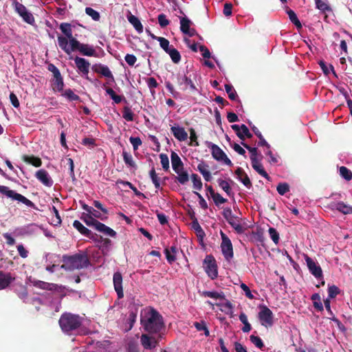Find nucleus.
<instances>
[{
  "label": "nucleus",
  "instance_id": "nucleus-1",
  "mask_svg": "<svg viewBox=\"0 0 352 352\" xmlns=\"http://www.w3.org/2000/svg\"><path fill=\"white\" fill-rule=\"evenodd\" d=\"M141 324L149 334L160 333L165 327L162 316L153 307L141 318Z\"/></svg>",
  "mask_w": 352,
  "mask_h": 352
},
{
  "label": "nucleus",
  "instance_id": "nucleus-2",
  "mask_svg": "<svg viewBox=\"0 0 352 352\" xmlns=\"http://www.w3.org/2000/svg\"><path fill=\"white\" fill-rule=\"evenodd\" d=\"M58 45L66 54H70L72 52L78 51L82 55L94 56L96 50L88 44L80 43L77 39L71 40L70 47L67 45V39L63 36H58Z\"/></svg>",
  "mask_w": 352,
  "mask_h": 352
},
{
  "label": "nucleus",
  "instance_id": "nucleus-3",
  "mask_svg": "<svg viewBox=\"0 0 352 352\" xmlns=\"http://www.w3.org/2000/svg\"><path fill=\"white\" fill-rule=\"evenodd\" d=\"M58 323L63 332L69 333L82 325V318L78 315L66 312L61 315Z\"/></svg>",
  "mask_w": 352,
  "mask_h": 352
},
{
  "label": "nucleus",
  "instance_id": "nucleus-4",
  "mask_svg": "<svg viewBox=\"0 0 352 352\" xmlns=\"http://www.w3.org/2000/svg\"><path fill=\"white\" fill-rule=\"evenodd\" d=\"M66 258L72 271L87 267L89 264L88 257L86 254H76L72 256L66 255Z\"/></svg>",
  "mask_w": 352,
  "mask_h": 352
},
{
  "label": "nucleus",
  "instance_id": "nucleus-5",
  "mask_svg": "<svg viewBox=\"0 0 352 352\" xmlns=\"http://www.w3.org/2000/svg\"><path fill=\"white\" fill-rule=\"evenodd\" d=\"M206 146L210 148L212 156L217 161L223 162L224 164L229 166H232L233 164L231 160L227 157L224 151L217 144L212 143L211 142L206 141Z\"/></svg>",
  "mask_w": 352,
  "mask_h": 352
},
{
  "label": "nucleus",
  "instance_id": "nucleus-6",
  "mask_svg": "<svg viewBox=\"0 0 352 352\" xmlns=\"http://www.w3.org/2000/svg\"><path fill=\"white\" fill-rule=\"evenodd\" d=\"M0 193L6 195L8 197L12 198L14 200H17L28 207L35 208V205L32 201L27 199L23 195L10 190L8 186H0Z\"/></svg>",
  "mask_w": 352,
  "mask_h": 352
},
{
  "label": "nucleus",
  "instance_id": "nucleus-7",
  "mask_svg": "<svg viewBox=\"0 0 352 352\" xmlns=\"http://www.w3.org/2000/svg\"><path fill=\"white\" fill-rule=\"evenodd\" d=\"M204 269L207 275L214 280L218 276L217 265L215 258L211 254L207 255L204 261Z\"/></svg>",
  "mask_w": 352,
  "mask_h": 352
},
{
  "label": "nucleus",
  "instance_id": "nucleus-8",
  "mask_svg": "<svg viewBox=\"0 0 352 352\" xmlns=\"http://www.w3.org/2000/svg\"><path fill=\"white\" fill-rule=\"evenodd\" d=\"M221 248L225 259L230 261L234 256L233 246L228 236L221 231Z\"/></svg>",
  "mask_w": 352,
  "mask_h": 352
},
{
  "label": "nucleus",
  "instance_id": "nucleus-9",
  "mask_svg": "<svg viewBox=\"0 0 352 352\" xmlns=\"http://www.w3.org/2000/svg\"><path fill=\"white\" fill-rule=\"evenodd\" d=\"M260 308L258 317L261 324L266 327H271L273 324L272 311L265 305H261Z\"/></svg>",
  "mask_w": 352,
  "mask_h": 352
},
{
  "label": "nucleus",
  "instance_id": "nucleus-10",
  "mask_svg": "<svg viewBox=\"0 0 352 352\" xmlns=\"http://www.w3.org/2000/svg\"><path fill=\"white\" fill-rule=\"evenodd\" d=\"M13 4L15 11L22 17L23 20L29 24H33L34 17L32 14L27 10L25 6L16 0L13 2Z\"/></svg>",
  "mask_w": 352,
  "mask_h": 352
},
{
  "label": "nucleus",
  "instance_id": "nucleus-11",
  "mask_svg": "<svg viewBox=\"0 0 352 352\" xmlns=\"http://www.w3.org/2000/svg\"><path fill=\"white\" fill-rule=\"evenodd\" d=\"M188 72L187 71L186 73L182 74H177V83L179 86H184L182 87L183 90H186L188 88V86L190 87V89L191 92H194L195 91H197V87H195L194 82H192L191 79V75L188 76Z\"/></svg>",
  "mask_w": 352,
  "mask_h": 352
},
{
  "label": "nucleus",
  "instance_id": "nucleus-12",
  "mask_svg": "<svg viewBox=\"0 0 352 352\" xmlns=\"http://www.w3.org/2000/svg\"><path fill=\"white\" fill-rule=\"evenodd\" d=\"M305 260L306 261L307 267L310 273L314 275L316 278L323 277L322 268L318 265L311 257L305 255Z\"/></svg>",
  "mask_w": 352,
  "mask_h": 352
},
{
  "label": "nucleus",
  "instance_id": "nucleus-13",
  "mask_svg": "<svg viewBox=\"0 0 352 352\" xmlns=\"http://www.w3.org/2000/svg\"><path fill=\"white\" fill-rule=\"evenodd\" d=\"M74 62L80 73H81L82 76H86L87 79H89L88 74L89 72L90 63L85 58L78 56L74 58Z\"/></svg>",
  "mask_w": 352,
  "mask_h": 352
},
{
  "label": "nucleus",
  "instance_id": "nucleus-14",
  "mask_svg": "<svg viewBox=\"0 0 352 352\" xmlns=\"http://www.w3.org/2000/svg\"><path fill=\"white\" fill-rule=\"evenodd\" d=\"M73 226L82 235L88 237L90 239L96 241L97 234L93 233L90 230L85 227L79 221L75 220L73 223Z\"/></svg>",
  "mask_w": 352,
  "mask_h": 352
},
{
  "label": "nucleus",
  "instance_id": "nucleus-15",
  "mask_svg": "<svg viewBox=\"0 0 352 352\" xmlns=\"http://www.w3.org/2000/svg\"><path fill=\"white\" fill-rule=\"evenodd\" d=\"M113 286L115 291L117 293L118 298L119 299L124 297L123 289H122V276L121 273L116 272L113 277Z\"/></svg>",
  "mask_w": 352,
  "mask_h": 352
},
{
  "label": "nucleus",
  "instance_id": "nucleus-16",
  "mask_svg": "<svg viewBox=\"0 0 352 352\" xmlns=\"http://www.w3.org/2000/svg\"><path fill=\"white\" fill-rule=\"evenodd\" d=\"M142 345L146 349H152L156 347L158 341L153 336L148 334H142L140 338Z\"/></svg>",
  "mask_w": 352,
  "mask_h": 352
},
{
  "label": "nucleus",
  "instance_id": "nucleus-17",
  "mask_svg": "<svg viewBox=\"0 0 352 352\" xmlns=\"http://www.w3.org/2000/svg\"><path fill=\"white\" fill-rule=\"evenodd\" d=\"M36 179L46 186L51 187L53 185V181L50 177L47 171L45 169L38 170L35 175Z\"/></svg>",
  "mask_w": 352,
  "mask_h": 352
},
{
  "label": "nucleus",
  "instance_id": "nucleus-18",
  "mask_svg": "<svg viewBox=\"0 0 352 352\" xmlns=\"http://www.w3.org/2000/svg\"><path fill=\"white\" fill-rule=\"evenodd\" d=\"M14 280L11 273L0 271V290L7 288Z\"/></svg>",
  "mask_w": 352,
  "mask_h": 352
},
{
  "label": "nucleus",
  "instance_id": "nucleus-19",
  "mask_svg": "<svg viewBox=\"0 0 352 352\" xmlns=\"http://www.w3.org/2000/svg\"><path fill=\"white\" fill-rule=\"evenodd\" d=\"M92 69L96 73L100 74L104 77L111 79V80L114 82V77L109 68L107 65L102 64H95L93 65Z\"/></svg>",
  "mask_w": 352,
  "mask_h": 352
},
{
  "label": "nucleus",
  "instance_id": "nucleus-20",
  "mask_svg": "<svg viewBox=\"0 0 352 352\" xmlns=\"http://www.w3.org/2000/svg\"><path fill=\"white\" fill-rule=\"evenodd\" d=\"M174 137L179 141H185L188 138V133L183 127L173 126L170 128Z\"/></svg>",
  "mask_w": 352,
  "mask_h": 352
},
{
  "label": "nucleus",
  "instance_id": "nucleus-21",
  "mask_svg": "<svg viewBox=\"0 0 352 352\" xmlns=\"http://www.w3.org/2000/svg\"><path fill=\"white\" fill-rule=\"evenodd\" d=\"M235 175L237 177V179L247 188H250L252 186L251 181L243 168L241 167L237 168L235 170Z\"/></svg>",
  "mask_w": 352,
  "mask_h": 352
},
{
  "label": "nucleus",
  "instance_id": "nucleus-22",
  "mask_svg": "<svg viewBox=\"0 0 352 352\" xmlns=\"http://www.w3.org/2000/svg\"><path fill=\"white\" fill-rule=\"evenodd\" d=\"M126 17L129 22L133 26L138 33L143 32V25L137 16L129 12V14H127Z\"/></svg>",
  "mask_w": 352,
  "mask_h": 352
},
{
  "label": "nucleus",
  "instance_id": "nucleus-23",
  "mask_svg": "<svg viewBox=\"0 0 352 352\" xmlns=\"http://www.w3.org/2000/svg\"><path fill=\"white\" fill-rule=\"evenodd\" d=\"M60 30L65 35L64 36L67 39V43H69L71 45V40L76 39L72 35V25L68 23H62L60 25Z\"/></svg>",
  "mask_w": 352,
  "mask_h": 352
},
{
  "label": "nucleus",
  "instance_id": "nucleus-24",
  "mask_svg": "<svg viewBox=\"0 0 352 352\" xmlns=\"http://www.w3.org/2000/svg\"><path fill=\"white\" fill-rule=\"evenodd\" d=\"M252 168L262 177H265L267 180L270 179V177L267 173V172L265 170L262 164L260 162V160H256L254 161H252Z\"/></svg>",
  "mask_w": 352,
  "mask_h": 352
},
{
  "label": "nucleus",
  "instance_id": "nucleus-25",
  "mask_svg": "<svg viewBox=\"0 0 352 352\" xmlns=\"http://www.w3.org/2000/svg\"><path fill=\"white\" fill-rule=\"evenodd\" d=\"M80 203L81 204L82 209H84L85 211L87 212V214H90L91 216H94L95 218H98L101 220H104L107 218V217H103L100 212L94 209L92 207L89 206L84 202L80 201Z\"/></svg>",
  "mask_w": 352,
  "mask_h": 352
},
{
  "label": "nucleus",
  "instance_id": "nucleus-26",
  "mask_svg": "<svg viewBox=\"0 0 352 352\" xmlns=\"http://www.w3.org/2000/svg\"><path fill=\"white\" fill-rule=\"evenodd\" d=\"M96 230L111 237H115L116 236V231L101 222L98 223Z\"/></svg>",
  "mask_w": 352,
  "mask_h": 352
},
{
  "label": "nucleus",
  "instance_id": "nucleus-27",
  "mask_svg": "<svg viewBox=\"0 0 352 352\" xmlns=\"http://www.w3.org/2000/svg\"><path fill=\"white\" fill-rule=\"evenodd\" d=\"M81 219L86 223L87 226L94 227L96 230L98 223H100V221L96 219L95 217L91 216L90 214L82 213Z\"/></svg>",
  "mask_w": 352,
  "mask_h": 352
},
{
  "label": "nucleus",
  "instance_id": "nucleus-28",
  "mask_svg": "<svg viewBox=\"0 0 352 352\" xmlns=\"http://www.w3.org/2000/svg\"><path fill=\"white\" fill-rule=\"evenodd\" d=\"M227 221L237 233L242 234L244 232V228L241 225L239 219L234 215L231 217V220H227Z\"/></svg>",
  "mask_w": 352,
  "mask_h": 352
},
{
  "label": "nucleus",
  "instance_id": "nucleus-29",
  "mask_svg": "<svg viewBox=\"0 0 352 352\" xmlns=\"http://www.w3.org/2000/svg\"><path fill=\"white\" fill-rule=\"evenodd\" d=\"M335 208L344 214H352V206L346 205L342 201L335 204Z\"/></svg>",
  "mask_w": 352,
  "mask_h": 352
},
{
  "label": "nucleus",
  "instance_id": "nucleus-30",
  "mask_svg": "<svg viewBox=\"0 0 352 352\" xmlns=\"http://www.w3.org/2000/svg\"><path fill=\"white\" fill-rule=\"evenodd\" d=\"M23 160L26 163L30 164L35 167H40L42 165L41 160L34 155H23Z\"/></svg>",
  "mask_w": 352,
  "mask_h": 352
},
{
  "label": "nucleus",
  "instance_id": "nucleus-31",
  "mask_svg": "<svg viewBox=\"0 0 352 352\" xmlns=\"http://www.w3.org/2000/svg\"><path fill=\"white\" fill-rule=\"evenodd\" d=\"M286 12L289 16V20L291 21V22L292 23H294L295 25V26L297 28V29H298V30L301 29L302 27V24H301L300 21H299V19H298L294 11L291 9H289L287 7Z\"/></svg>",
  "mask_w": 352,
  "mask_h": 352
},
{
  "label": "nucleus",
  "instance_id": "nucleus-32",
  "mask_svg": "<svg viewBox=\"0 0 352 352\" xmlns=\"http://www.w3.org/2000/svg\"><path fill=\"white\" fill-rule=\"evenodd\" d=\"M201 295L204 297H209L214 299H225L223 292L219 293L216 291H204Z\"/></svg>",
  "mask_w": 352,
  "mask_h": 352
},
{
  "label": "nucleus",
  "instance_id": "nucleus-33",
  "mask_svg": "<svg viewBox=\"0 0 352 352\" xmlns=\"http://www.w3.org/2000/svg\"><path fill=\"white\" fill-rule=\"evenodd\" d=\"M166 53L169 54L172 61L174 63H178L181 60V55L179 51L173 45H171V47L168 50Z\"/></svg>",
  "mask_w": 352,
  "mask_h": 352
},
{
  "label": "nucleus",
  "instance_id": "nucleus-34",
  "mask_svg": "<svg viewBox=\"0 0 352 352\" xmlns=\"http://www.w3.org/2000/svg\"><path fill=\"white\" fill-rule=\"evenodd\" d=\"M315 3L316 8L322 12L325 13L331 11V8L327 3V0H315Z\"/></svg>",
  "mask_w": 352,
  "mask_h": 352
},
{
  "label": "nucleus",
  "instance_id": "nucleus-35",
  "mask_svg": "<svg viewBox=\"0 0 352 352\" xmlns=\"http://www.w3.org/2000/svg\"><path fill=\"white\" fill-rule=\"evenodd\" d=\"M64 82L62 76L54 78L52 80V88L54 91H61L63 90Z\"/></svg>",
  "mask_w": 352,
  "mask_h": 352
},
{
  "label": "nucleus",
  "instance_id": "nucleus-36",
  "mask_svg": "<svg viewBox=\"0 0 352 352\" xmlns=\"http://www.w3.org/2000/svg\"><path fill=\"white\" fill-rule=\"evenodd\" d=\"M217 182L219 187H221L228 196L233 195L234 193L232 191V188L227 181L222 179H218Z\"/></svg>",
  "mask_w": 352,
  "mask_h": 352
},
{
  "label": "nucleus",
  "instance_id": "nucleus-37",
  "mask_svg": "<svg viewBox=\"0 0 352 352\" xmlns=\"http://www.w3.org/2000/svg\"><path fill=\"white\" fill-rule=\"evenodd\" d=\"M170 159L173 170H176L177 166H183V162H182L179 156L175 152L172 151Z\"/></svg>",
  "mask_w": 352,
  "mask_h": 352
},
{
  "label": "nucleus",
  "instance_id": "nucleus-38",
  "mask_svg": "<svg viewBox=\"0 0 352 352\" xmlns=\"http://www.w3.org/2000/svg\"><path fill=\"white\" fill-rule=\"evenodd\" d=\"M123 160L124 163L129 167L136 168V164L133 161L132 155L128 152L123 151L122 152Z\"/></svg>",
  "mask_w": 352,
  "mask_h": 352
},
{
  "label": "nucleus",
  "instance_id": "nucleus-39",
  "mask_svg": "<svg viewBox=\"0 0 352 352\" xmlns=\"http://www.w3.org/2000/svg\"><path fill=\"white\" fill-rule=\"evenodd\" d=\"M192 21L187 18L182 17L180 19V30L182 33L186 32V31L190 28V25L192 24Z\"/></svg>",
  "mask_w": 352,
  "mask_h": 352
},
{
  "label": "nucleus",
  "instance_id": "nucleus-40",
  "mask_svg": "<svg viewBox=\"0 0 352 352\" xmlns=\"http://www.w3.org/2000/svg\"><path fill=\"white\" fill-rule=\"evenodd\" d=\"M122 118L126 121L131 122L134 120V114L130 107L125 106L122 109Z\"/></svg>",
  "mask_w": 352,
  "mask_h": 352
},
{
  "label": "nucleus",
  "instance_id": "nucleus-41",
  "mask_svg": "<svg viewBox=\"0 0 352 352\" xmlns=\"http://www.w3.org/2000/svg\"><path fill=\"white\" fill-rule=\"evenodd\" d=\"M191 179L193 184V188L197 190H201L202 189V182L198 175L193 173L191 175Z\"/></svg>",
  "mask_w": 352,
  "mask_h": 352
},
{
  "label": "nucleus",
  "instance_id": "nucleus-42",
  "mask_svg": "<svg viewBox=\"0 0 352 352\" xmlns=\"http://www.w3.org/2000/svg\"><path fill=\"white\" fill-rule=\"evenodd\" d=\"M311 299L314 302V307L318 311H322L323 310V306L320 300V296L318 294L316 293L314 294Z\"/></svg>",
  "mask_w": 352,
  "mask_h": 352
},
{
  "label": "nucleus",
  "instance_id": "nucleus-43",
  "mask_svg": "<svg viewBox=\"0 0 352 352\" xmlns=\"http://www.w3.org/2000/svg\"><path fill=\"white\" fill-rule=\"evenodd\" d=\"M62 95L67 98L69 101L80 100V97L77 94H74L71 89H65Z\"/></svg>",
  "mask_w": 352,
  "mask_h": 352
},
{
  "label": "nucleus",
  "instance_id": "nucleus-44",
  "mask_svg": "<svg viewBox=\"0 0 352 352\" xmlns=\"http://www.w3.org/2000/svg\"><path fill=\"white\" fill-rule=\"evenodd\" d=\"M85 13L95 21H98L100 19V13L90 7L85 8Z\"/></svg>",
  "mask_w": 352,
  "mask_h": 352
},
{
  "label": "nucleus",
  "instance_id": "nucleus-45",
  "mask_svg": "<svg viewBox=\"0 0 352 352\" xmlns=\"http://www.w3.org/2000/svg\"><path fill=\"white\" fill-rule=\"evenodd\" d=\"M192 228L195 230L197 236L203 238L205 235V232L199 225L197 219H195L192 221Z\"/></svg>",
  "mask_w": 352,
  "mask_h": 352
},
{
  "label": "nucleus",
  "instance_id": "nucleus-46",
  "mask_svg": "<svg viewBox=\"0 0 352 352\" xmlns=\"http://www.w3.org/2000/svg\"><path fill=\"white\" fill-rule=\"evenodd\" d=\"M225 89H226V93L228 95L229 98L231 100H235L236 99L237 94L232 85H230V84L225 85Z\"/></svg>",
  "mask_w": 352,
  "mask_h": 352
},
{
  "label": "nucleus",
  "instance_id": "nucleus-47",
  "mask_svg": "<svg viewBox=\"0 0 352 352\" xmlns=\"http://www.w3.org/2000/svg\"><path fill=\"white\" fill-rule=\"evenodd\" d=\"M194 326L197 331H204V335L206 336H208L210 335L209 330L206 324V322L204 320H201V322H195L194 323Z\"/></svg>",
  "mask_w": 352,
  "mask_h": 352
},
{
  "label": "nucleus",
  "instance_id": "nucleus-48",
  "mask_svg": "<svg viewBox=\"0 0 352 352\" xmlns=\"http://www.w3.org/2000/svg\"><path fill=\"white\" fill-rule=\"evenodd\" d=\"M106 92L110 96L111 98L114 101L115 103L119 104L122 100V96L117 95L113 89L108 87L106 89Z\"/></svg>",
  "mask_w": 352,
  "mask_h": 352
},
{
  "label": "nucleus",
  "instance_id": "nucleus-49",
  "mask_svg": "<svg viewBox=\"0 0 352 352\" xmlns=\"http://www.w3.org/2000/svg\"><path fill=\"white\" fill-rule=\"evenodd\" d=\"M176 179L180 184L184 185L188 182L189 175L188 173L185 170L180 171V173L177 174Z\"/></svg>",
  "mask_w": 352,
  "mask_h": 352
},
{
  "label": "nucleus",
  "instance_id": "nucleus-50",
  "mask_svg": "<svg viewBox=\"0 0 352 352\" xmlns=\"http://www.w3.org/2000/svg\"><path fill=\"white\" fill-rule=\"evenodd\" d=\"M149 175H150L151 179L152 182L153 183L155 188H157V189L160 188V178L157 177V175L155 170L153 167L150 170Z\"/></svg>",
  "mask_w": 352,
  "mask_h": 352
},
{
  "label": "nucleus",
  "instance_id": "nucleus-51",
  "mask_svg": "<svg viewBox=\"0 0 352 352\" xmlns=\"http://www.w3.org/2000/svg\"><path fill=\"white\" fill-rule=\"evenodd\" d=\"M241 144L246 148L248 149L250 153H251L250 155V160H251V162L252 161H254V160H258L257 158V148L256 147H252L250 146H249L248 144L242 142H241Z\"/></svg>",
  "mask_w": 352,
  "mask_h": 352
},
{
  "label": "nucleus",
  "instance_id": "nucleus-52",
  "mask_svg": "<svg viewBox=\"0 0 352 352\" xmlns=\"http://www.w3.org/2000/svg\"><path fill=\"white\" fill-rule=\"evenodd\" d=\"M340 175L347 181H349L352 179L351 171L345 166H341L340 168Z\"/></svg>",
  "mask_w": 352,
  "mask_h": 352
},
{
  "label": "nucleus",
  "instance_id": "nucleus-53",
  "mask_svg": "<svg viewBox=\"0 0 352 352\" xmlns=\"http://www.w3.org/2000/svg\"><path fill=\"white\" fill-rule=\"evenodd\" d=\"M250 340L251 342L253 343L258 349H261L263 347H264L263 342L260 337L251 335L250 336Z\"/></svg>",
  "mask_w": 352,
  "mask_h": 352
},
{
  "label": "nucleus",
  "instance_id": "nucleus-54",
  "mask_svg": "<svg viewBox=\"0 0 352 352\" xmlns=\"http://www.w3.org/2000/svg\"><path fill=\"white\" fill-rule=\"evenodd\" d=\"M160 158L163 169L168 170L169 169V160L168 155L165 153H161L160 154Z\"/></svg>",
  "mask_w": 352,
  "mask_h": 352
},
{
  "label": "nucleus",
  "instance_id": "nucleus-55",
  "mask_svg": "<svg viewBox=\"0 0 352 352\" xmlns=\"http://www.w3.org/2000/svg\"><path fill=\"white\" fill-rule=\"evenodd\" d=\"M118 184H122L124 186H128L134 192L135 194L137 195V196H142V197H144V194L142 193L141 192H140L139 190H138L137 188L135 187L131 182H124V181H122V180H118L117 182Z\"/></svg>",
  "mask_w": 352,
  "mask_h": 352
},
{
  "label": "nucleus",
  "instance_id": "nucleus-56",
  "mask_svg": "<svg viewBox=\"0 0 352 352\" xmlns=\"http://www.w3.org/2000/svg\"><path fill=\"white\" fill-rule=\"evenodd\" d=\"M276 190L280 195H283L289 191V186L287 183H280L278 184Z\"/></svg>",
  "mask_w": 352,
  "mask_h": 352
},
{
  "label": "nucleus",
  "instance_id": "nucleus-57",
  "mask_svg": "<svg viewBox=\"0 0 352 352\" xmlns=\"http://www.w3.org/2000/svg\"><path fill=\"white\" fill-rule=\"evenodd\" d=\"M214 201V204L219 206L220 204L226 203L228 200L223 198L219 193L215 192V194L211 197Z\"/></svg>",
  "mask_w": 352,
  "mask_h": 352
},
{
  "label": "nucleus",
  "instance_id": "nucleus-58",
  "mask_svg": "<svg viewBox=\"0 0 352 352\" xmlns=\"http://www.w3.org/2000/svg\"><path fill=\"white\" fill-rule=\"evenodd\" d=\"M268 232H269L270 238L272 239L273 242L275 244H278L279 242V234L276 231V230L274 228H270Z\"/></svg>",
  "mask_w": 352,
  "mask_h": 352
},
{
  "label": "nucleus",
  "instance_id": "nucleus-59",
  "mask_svg": "<svg viewBox=\"0 0 352 352\" xmlns=\"http://www.w3.org/2000/svg\"><path fill=\"white\" fill-rule=\"evenodd\" d=\"M157 41H159L160 47L167 52L168 50L171 47L169 45V41L164 37H160L157 38Z\"/></svg>",
  "mask_w": 352,
  "mask_h": 352
},
{
  "label": "nucleus",
  "instance_id": "nucleus-60",
  "mask_svg": "<svg viewBox=\"0 0 352 352\" xmlns=\"http://www.w3.org/2000/svg\"><path fill=\"white\" fill-rule=\"evenodd\" d=\"M340 292V289L336 285L329 286L328 288V294L330 298H334Z\"/></svg>",
  "mask_w": 352,
  "mask_h": 352
},
{
  "label": "nucleus",
  "instance_id": "nucleus-61",
  "mask_svg": "<svg viewBox=\"0 0 352 352\" xmlns=\"http://www.w3.org/2000/svg\"><path fill=\"white\" fill-rule=\"evenodd\" d=\"M157 20L160 25L162 28H165L169 25L170 21L167 19L166 16L164 14H160L157 16Z\"/></svg>",
  "mask_w": 352,
  "mask_h": 352
},
{
  "label": "nucleus",
  "instance_id": "nucleus-62",
  "mask_svg": "<svg viewBox=\"0 0 352 352\" xmlns=\"http://www.w3.org/2000/svg\"><path fill=\"white\" fill-rule=\"evenodd\" d=\"M129 141L133 146L134 151H137L138 147L142 144L141 139L139 137H131Z\"/></svg>",
  "mask_w": 352,
  "mask_h": 352
},
{
  "label": "nucleus",
  "instance_id": "nucleus-63",
  "mask_svg": "<svg viewBox=\"0 0 352 352\" xmlns=\"http://www.w3.org/2000/svg\"><path fill=\"white\" fill-rule=\"evenodd\" d=\"M33 285H34V286H35L38 288H40L42 289H45V290H49V288L50 287V283H47V282L42 281V280H35L33 283Z\"/></svg>",
  "mask_w": 352,
  "mask_h": 352
},
{
  "label": "nucleus",
  "instance_id": "nucleus-64",
  "mask_svg": "<svg viewBox=\"0 0 352 352\" xmlns=\"http://www.w3.org/2000/svg\"><path fill=\"white\" fill-rule=\"evenodd\" d=\"M47 69L53 74L54 78L61 76L59 69L52 63L47 65Z\"/></svg>",
  "mask_w": 352,
  "mask_h": 352
}]
</instances>
